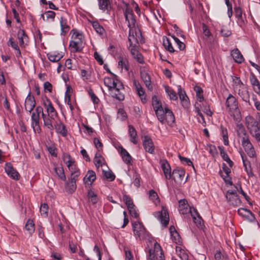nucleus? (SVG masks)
Instances as JSON below:
<instances>
[{
	"label": "nucleus",
	"mask_w": 260,
	"mask_h": 260,
	"mask_svg": "<svg viewBox=\"0 0 260 260\" xmlns=\"http://www.w3.org/2000/svg\"><path fill=\"white\" fill-rule=\"evenodd\" d=\"M178 210L181 214L187 215L190 214L193 222L197 226H202L203 220L199 214L197 210L193 207H190L186 200L182 199L179 201Z\"/></svg>",
	"instance_id": "obj_1"
},
{
	"label": "nucleus",
	"mask_w": 260,
	"mask_h": 260,
	"mask_svg": "<svg viewBox=\"0 0 260 260\" xmlns=\"http://www.w3.org/2000/svg\"><path fill=\"white\" fill-rule=\"evenodd\" d=\"M246 125L251 135L260 142V124L253 117L248 116L245 118Z\"/></svg>",
	"instance_id": "obj_2"
},
{
	"label": "nucleus",
	"mask_w": 260,
	"mask_h": 260,
	"mask_svg": "<svg viewBox=\"0 0 260 260\" xmlns=\"http://www.w3.org/2000/svg\"><path fill=\"white\" fill-rule=\"evenodd\" d=\"M124 15L125 20L128 23V26L129 27L128 38H130V37H137L139 34L140 31L138 30L139 32H137L136 30V20L134 16L133 10L129 8H126L124 12Z\"/></svg>",
	"instance_id": "obj_3"
},
{
	"label": "nucleus",
	"mask_w": 260,
	"mask_h": 260,
	"mask_svg": "<svg viewBox=\"0 0 260 260\" xmlns=\"http://www.w3.org/2000/svg\"><path fill=\"white\" fill-rule=\"evenodd\" d=\"M129 46L128 49L133 57L139 63H143L144 59L142 55L138 51V41L137 37H130L128 38Z\"/></svg>",
	"instance_id": "obj_4"
},
{
	"label": "nucleus",
	"mask_w": 260,
	"mask_h": 260,
	"mask_svg": "<svg viewBox=\"0 0 260 260\" xmlns=\"http://www.w3.org/2000/svg\"><path fill=\"white\" fill-rule=\"evenodd\" d=\"M73 40L70 42V47L73 52L81 51L83 47V36L81 34L75 31L72 35Z\"/></svg>",
	"instance_id": "obj_5"
},
{
	"label": "nucleus",
	"mask_w": 260,
	"mask_h": 260,
	"mask_svg": "<svg viewBox=\"0 0 260 260\" xmlns=\"http://www.w3.org/2000/svg\"><path fill=\"white\" fill-rule=\"evenodd\" d=\"M152 105L158 120L160 123L164 124L165 122V109L162 107L161 102L158 100L156 95L152 98Z\"/></svg>",
	"instance_id": "obj_6"
},
{
	"label": "nucleus",
	"mask_w": 260,
	"mask_h": 260,
	"mask_svg": "<svg viewBox=\"0 0 260 260\" xmlns=\"http://www.w3.org/2000/svg\"><path fill=\"white\" fill-rule=\"evenodd\" d=\"M165 256L162 249L160 245L157 242L154 244V248L149 249L148 260H164Z\"/></svg>",
	"instance_id": "obj_7"
},
{
	"label": "nucleus",
	"mask_w": 260,
	"mask_h": 260,
	"mask_svg": "<svg viewBox=\"0 0 260 260\" xmlns=\"http://www.w3.org/2000/svg\"><path fill=\"white\" fill-rule=\"evenodd\" d=\"M133 230L135 236L140 240L144 239L147 238L148 235L145 227L142 223L139 221H136L132 223Z\"/></svg>",
	"instance_id": "obj_8"
},
{
	"label": "nucleus",
	"mask_w": 260,
	"mask_h": 260,
	"mask_svg": "<svg viewBox=\"0 0 260 260\" xmlns=\"http://www.w3.org/2000/svg\"><path fill=\"white\" fill-rule=\"evenodd\" d=\"M226 106L228 108L231 113V115L234 117L235 119L236 117L235 114L237 115L239 114V110L238 109V103L236 99L232 94H230L226 100Z\"/></svg>",
	"instance_id": "obj_9"
},
{
	"label": "nucleus",
	"mask_w": 260,
	"mask_h": 260,
	"mask_svg": "<svg viewBox=\"0 0 260 260\" xmlns=\"http://www.w3.org/2000/svg\"><path fill=\"white\" fill-rule=\"evenodd\" d=\"M226 198L229 204L232 206H239L241 204V201L236 191L232 190L227 191Z\"/></svg>",
	"instance_id": "obj_10"
},
{
	"label": "nucleus",
	"mask_w": 260,
	"mask_h": 260,
	"mask_svg": "<svg viewBox=\"0 0 260 260\" xmlns=\"http://www.w3.org/2000/svg\"><path fill=\"white\" fill-rule=\"evenodd\" d=\"M124 87L121 82H118L116 86H115L113 89L110 91V95L114 98L119 100L123 101L124 99V94L123 93Z\"/></svg>",
	"instance_id": "obj_11"
},
{
	"label": "nucleus",
	"mask_w": 260,
	"mask_h": 260,
	"mask_svg": "<svg viewBox=\"0 0 260 260\" xmlns=\"http://www.w3.org/2000/svg\"><path fill=\"white\" fill-rule=\"evenodd\" d=\"M58 118L57 115H48L46 114H43V120L44 122V125L46 126L50 131H52L54 129V125L55 124L56 119Z\"/></svg>",
	"instance_id": "obj_12"
},
{
	"label": "nucleus",
	"mask_w": 260,
	"mask_h": 260,
	"mask_svg": "<svg viewBox=\"0 0 260 260\" xmlns=\"http://www.w3.org/2000/svg\"><path fill=\"white\" fill-rule=\"evenodd\" d=\"M154 215L165 226H166L168 224L169 215L167 210L165 209L164 207L162 208L161 211L155 212Z\"/></svg>",
	"instance_id": "obj_13"
},
{
	"label": "nucleus",
	"mask_w": 260,
	"mask_h": 260,
	"mask_svg": "<svg viewBox=\"0 0 260 260\" xmlns=\"http://www.w3.org/2000/svg\"><path fill=\"white\" fill-rule=\"evenodd\" d=\"M242 145L245 151L250 157H253L255 156V151L254 148L250 142L249 137L243 138V140H241Z\"/></svg>",
	"instance_id": "obj_14"
},
{
	"label": "nucleus",
	"mask_w": 260,
	"mask_h": 260,
	"mask_svg": "<svg viewBox=\"0 0 260 260\" xmlns=\"http://www.w3.org/2000/svg\"><path fill=\"white\" fill-rule=\"evenodd\" d=\"M143 145L145 151L150 154H154L155 152V146L151 138L148 136L144 137Z\"/></svg>",
	"instance_id": "obj_15"
},
{
	"label": "nucleus",
	"mask_w": 260,
	"mask_h": 260,
	"mask_svg": "<svg viewBox=\"0 0 260 260\" xmlns=\"http://www.w3.org/2000/svg\"><path fill=\"white\" fill-rule=\"evenodd\" d=\"M5 172L7 174L14 180H19L20 175L18 172L13 167L12 165L10 162H7L5 167Z\"/></svg>",
	"instance_id": "obj_16"
},
{
	"label": "nucleus",
	"mask_w": 260,
	"mask_h": 260,
	"mask_svg": "<svg viewBox=\"0 0 260 260\" xmlns=\"http://www.w3.org/2000/svg\"><path fill=\"white\" fill-rule=\"evenodd\" d=\"M36 101L33 95L29 93L27 96L25 101V109L30 113L34 109L36 106Z\"/></svg>",
	"instance_id": "obj_17"
},
{
	"label": "nucleus",
	"mask_w": 260,
	"mask_h": 260,
	"mask_svg": "<svg viewBox=\"0 0 260 260\" xmlns=\"http://www.w3.org/2000/svg\"><path fill=\"white\" fill-rule=\"evenodd\" d=\"M104 82V84L108 88L110 92L115 86H117L118 82H121L115 76H113L112 77H105Z\"/></svg>",
	"instance_id": "obj_18"
},
{
	"label": "nucleus",
	"mask_w": 260,
	"mask_h": 260,
	"mask_svg": "<svg viewBox=\"0 0 260 260\" xmlns=\"http://www.w3.org/2000/svg\"><path fill=\"white\" fill-rule=\"evenodd\" d=\"M234 91L237 93L244 101L246 102H249V94L247 88L245 85L235 90Z\"/></svg>",
	"instance_id": "obj_19"
},
{
	"label": "nucleus",
	"mask_w": 260,
	"mask_h": 260,
	"mask_svg": "<svg viewBox=\"0 0 260 260\" xmlns=\"http://www.w3.org/2000/svg\"><path fill=\"white\" fill-rule=\"evenodd\" d=\"M43 104L44 107L46 109V111L47 112L46 114H52L53 115L58 116L57 112L55 110V108L53 106V105L51 101L49 99L46 98L45 100H44Z\"/></svg>",
	"instance_id": "obj_20"
},
{
	"label": "nucleus",
	"mask_w": 260,
	"mask_h": 260,
	"mask_svg": "<svg viewBox=\"0 0 260 260\" xmlns=\"http://www.w3.org/2000/svg\"><path fill=\"white\" fill-rule=\"evenodd\" d=\"M96 179L95 173L92 170H89L83 178V182L86 186H90Z\"/></svg>",
	"instance_id": "obj_21"
},
{
	"label": "nucleus",
	"mask_w": 260,
	"mask_h": 260,
	"mask_svg": "<svg viewBox=\"0 0 260 260\" xmlns=\"http://www.w3.org/2000/svg\"><path fill=\"white\" fill-rule=\"evenodd\" d=\"M164 111L165 121H166L168 125L173 126L175 120L173 112L167 107L165 108Z\"/></svg>",
	"instance_id": "obj_22"
},
{
	"label": "nucleus",
	"mask_w": 260,
	"mask_h": 260,
	"mask_svg": "<svg viewBox=\"0 0 260 260\" xmlns=\"http://www.w3.org/2000/svg\"><path fill=\"white\" fill-rule=\"evenodd\" d=\"M31 126L35 132H38V133L41 132V128L40 126V115L38 114H35L34 112L32 113L31 116Z\"/></svg>",
	"instance_id": "obj_23"
},
{
	"label": "nucleus",
	"mask_w": 260,
	"mask_h": 260,
	"mask_svg": "<svg viewBox=\"0 0 260 260\" xmlns=\"http://www.w3.org/2000/svg\"><path fill=\"white\" fill-rule=\"evenodd\" d=\"M161 167L166 178L167 179H170L172 178L171 169L169 163L166 160L162 161Z\"/></svg>",
	"instance_id": "obj_24"
},
{
	"label": "nucleus",
	"mask_w": 260,
	"mask_h": 260,
	"mask_svg": "<svg viewBox=\"0 0 260 260\" xmlns=\"http://www.w3.org/2000/svg\"><path fill=\"white\" fill-rule=\"evenodd\" d=\"M231 54L235 62L240 63L244 61L243 55L237 48L231 51Z\"/></svg>",
	"instance_id": "obj_25"
},
{
	"label": "nucleus",
	"mask_w": 260,
	"mask_h": 260,
	"mask_svg": "<svg viewBox=\"0 0 260 260\" xmlns=\"http://www.w3.org/2000/svg\"><path fill=\"white\" fill-rule=\"evenodd\" d=\"M141 77L146 86L149 89L152 88L151 86V79L149 74L145 70L141 71Z\"/></svg>",
	"instance_id": "obj_26"
},
{
	"label": "nucleus",
	"mask_w": 260,
	"mask_h": 260,
	"mask_svg": "<svg viewBox=\"0 0 260 260\" xmlns=\"http://www.w3.org/2000/svg\"><path fill=\"white\" fill-rule=\"evenodd\" d=\"M237 133L238 136L241 138V140H243L244 138L246 139V138L249 137L244 126L241 123L238 124L237 125Z\"/></svg>",
	"instance_id": "obj_27"
},
{
	"label": "nucleus",
	"mask_w": 260,
	"mask_h": 260,
	"mask_svg": "<svg viewBox=\"0 0 260 260\" xmlns=\"http://www.w3.org/2000/svg\"><path fill=\"white\" fill-rule=\"evenodd\" d=\"M176 252L178 256H179L182 260H188V254L180 245L176 246Z\"/></svg>",
	"instance_id": "obj_28"
},
{
	"label": "nucleus",
	"mask_w": 260,
	"mask_h": 260,
	"mask_svg": "<svg viewBox=\"0 0 260 260\" xmlns=\"http://www.w3.org/2000/svg\"><path fill=\"white\" fill-rule=\"evenodd\" d=\"M66 189L69 193H72L76 189V181L75 179H69V181L66 182Z\"/></svg>",
	"instance_id": "obj_29"
},
{
	"label": "nucleus",
	"mask_w": 260,
	"mask_h": 260,
	"mask_svg": "<svg viewBox=\"0 0 260 260\" xmlns=\"http://www.w3.org/2000/svg\"><path fill=\"white\" fill-rule=\"evenodd\" d=\"M120 153L122 157L123 161L126 164L131 163L132 157L128 152L122 147H120Z\"/></svg>",
	"instance_id": "obj_30"
},
{
	"label": "nucleus",
	"mask_w": 260,
	"mask_h": 260,
	"mask_svg": "<svg viewBox=\"0 0 260 260\" xmlns=\"http://www.w3.org/2000/svg\"><path fill=\"white\" fill-rule=\"evenodd\" d=\"M128 134L130 137V141L134 144H136L138 142L137 133L136 129L132 125H128Z\"/></svg>",
	"instance_id": "obj_31"
},
{
	"label": "nucleus",
	"mask_w": 260,
	"mask_h": 260,
	"mask_svg": "<svg viewBox=\"0 0 260 260\" xmlns=\"http://www.w3.org/2000/svg\"><path fill=\"white\" fill-rule=\"evenodd\" d=\"M48 58L50 61L58 62L63 57V55L56 52L49 53L47 54Z\"/></svg>",
	"instance_id": "obj_32"
},
{
	"label": "nucleus",
	"mask_w": 260,
	"mask_h": 260,
	"mask_svg": "<svg viewBox=\"0 0 260 260\" xmlns=\"http://www.w3.org/2000/svg\"><path fill=\"white\" fill-rule=\"evenodd\" d=\"M55 128L58 133L60 134L62 136L65 137L67 134V131L65 125L62 122H60L59 123L57 122L54 125V128Z\"/></svg>",
	"instance_id": "obj_33"
},
{
	"label": "nucleus",
	"mask_w": 260,
	"mask_h": 260,
	"mask_svg": "<svg viewBox=\"0 0 260 260\" xmlns=\"http://www.w3.org/2000/svg\"><path fill=\"white\" fill-rule=\"evenodd\" d=\"M178 94L182 105L183 106H187L188 103V98L185 91L181 87L178 88Z\"/></svg>",
	"instance_id": "obj_34"
},
{
	"label": "nucleus",
	"mask_w": 260,
	"mask_h": 260,
	"mask_svg": "<svg viewBox=\"0 0 260 260\" xmlns=\"http://www.w3.org/2000/svg\"><path fill=\"white\" fill-rule=\"evenodd\" d=\"M60 24L61 34L64 35L70 29V26L68 24L67 20L63 17H61L60 20Z\"/></svg>",
	"instance_id": "obj_35"
},
{
	"label": "nucleus",
	"mask_w": 260,
	"mask_h": 260,
	"mask_svg": "<svg viewBox=\"0 0 260 260\" xmlns=\"http://www.w3.org/2000/svg\"><path fill=\"white\" fill-rule=\"evenodd\" d=\"M71 89V88L70 86L67 87V91L65 93L64 100L65 102L67 103V104L69 106L71 113H73L74 107V106L72 104L71 101L70 94L69 93L70 92Z\"/></svg>",
	"instance_id": "obj_36"
},
{
	"label": "nucleus",
	"mask_w": 260,
	"mask_h": 260,
	"mask_svg": "<svg viewBox=\"0 0 260 260\" xmlns=\"http://www.w3.org/2000/svg\"><path fill=\"white\" fill-rule=\"evenodd\" d=\"M54 170L57 176L62 181L66 180V176L64 174V169L61 166L55 167Z\"/></svg>",
	"instance_id": "obj_37"
},
{
	"label": "nucleus",
	"mask_w": 260,
	"mask_h": 260,
	"mask_svg": "<svg viewBox=\"0 0 260 260\" xmlns=\"http://www.w3.org/2000/svg\"><path fill=\"white\" fill-rule=\"evenodd\" d=\"M17 37L20 45L21 46H23L24 44V40L27 38V36L23 29H19L17 32Z\"/></svg>",
	"instance_id": "obj_38"
},
{
	"label": "nucleus",
	"mask_w": 260,
	"mask_h": 260,
	"mask_svg": "<svg viewBox=\"0 0 260 260\" xmlns=\"http://www.w3.org/2000/svg\"><path fill=\"white\" fill-rule=\"evenodd\" d=\"M25 229L28 232V233L31 235L35 232V223L32 220L29 219L25 225Z\"/></svg>",
	"instance_id": "obj_39"
},
{
	"label": "nucleus",
	"mask_w": 260,
	"mask_h": 260,
	"mask_svg": "<svg viewBox=\"0 0 260 260\" xmlns=\"http://www.w3.org/2000/svg\"><path fill=\"white\" fill-rule=\"evenodd\" d=\"M99 7L100 10L103 11H108L110 8V3L109 0H98Z\"/></svg>",
	"instance_id": "obj_40"
},
{
	"label": "nucleus",
	"mask_w": 260,
	"mask_h": 260,
	"mask_svg": "<svg viewBox=\"0 0 260 260\" xmlns=\"http://www.w3.org/2000/svg\"><path fill=\"white\" fill-rule=\"evenodd\" d=\"M221 135H222L223 143L225 145L228 146L229 145L228 139V132L226 128L224 127L223 125L220 126Z\"/></svg>",
	"instance_id": "obj_41"
},
{
	"label": "nucleus",
	"mask_w": 260,
	"mask_h": 260,
	"mask_svg": "<svg viewBox=\"0 0 260 260\" xmlns=\"http://www.w3.org/2000/svg\"><path fill=\"white\" fill-rule=\"evenodd\" d=\"M163 45L165 49L170 52L172 53L175 51V50L174 49L170 40L167 37L165 36L163 37Z\"/></svg>",
	"instance_id": "obj_42"
},
{
	"label": "nucleus",
	"mask_w": 260,
	"mask_h": 260,
	"mask_svg": "<svg viewBox=\"0 0 260 260\" xmlns=\"http://www.w3.org/2000/svg\"><path fill=\"white\" fill-rule=\"evenodd\" d=\"M233 87L234 90H236L238 88L243 86L244 84L242 82L240 78L237 76H233Z\"/></svg>",
	"instance_id": "obj_43"
},
{
	"label": "nucleus",
	"mask_w": 260,
	"mask_h": 260,
	"mask_svg": "<svg viewBox=\"0 0 260 260\" xmlns=\"http://www.w3.org/2000/svg\"><path fill=\"white\" fill-rule=\"evenodd\" d=\"M194 90L196 92L197 100L200 102H202L204 100L203 90L202 88L199 86H196L194 87Z\"/></svg>",
	"instance_id": "obj_44"
},
{
	"label": "nucleus",
	"mask_w": 260,
	"mask_h": 260,
	"mask_svg": "<svg viewBox=\"0 0 260 260\" xmlns=\"http://www.w3.org/2000/svg\"><path fill=\"white\" fill-rule=\"evenodd\" d=\"M118 59V66H120L122 69H124L126 71H128L129 68L128 61L126 58L120 56Z\"/></svg>",
	"instance_id": "obj_45"
},
{
	"label": "nucleus",
	"mask_w": 260,
	"mask_h": 260,
	"mask_svg": "<svg viewBox=\"0 0 260 260\" xmlns=\"http://www.w3.org/2000/svg\"><path fill=\"white\" fill-rule=\"evenodd\" d=\"M87 197L89 202L93 204H95L98 202L97 196L92 190H88Z\"/></svg>",
	"instance_id": "obj_46"
},
{
	"label": "nucleus",
	"mask_w": 260,
	"mask_h": 260,
	"mask_svg": "<svg viewBox=\"0 0 260 260\" xmlns=\"http://www.w3.org/2000/svg\"><path fill=\"white\" fill-rule=\"evenodd\" d=\"M45 15L46 16V19H45V17L43 14L42 15L43 17V19L44 21H53L54 20L55 13L54 12L52 11H48L45 13Z\"/></svg>",
	"instance_id": "obj_47"
},
{
	"label": "nucleus",
	"mask_w": 260,
	"mask_h": 260,
	"mask_svg": "<svg viewBox=\"0 0 260 260\" xmlns=\"http://www.w3.org/2000/svg\"><path fill=\"white\" fill-rule=\"evenodd\" d=\"M165 90L171 100L175 101L178 98L176 93L172 88L169 87H166Z\"/></svg>",
	"instance_id": "obj_48"
},
{
	"label": "nucleus",
	"mask_w": 260,
	"mask_h": 260,
	"mask_svg": "<svg viewBox=\"0 0 260 260\" xmlns=\"http://www.w3.org/2000/svg\"><path fill=\"white\" fill-rule=\"evenodd\" d=\"M104 159L100 153H96L94 158V162L96 167L102 166L103 164Z\"/></svg>",
	"instance_id": "obj_49"
},
{
	"label": "nucleus",
	"mask_w": 260,
	"mask_h": 260,
	"mask_svg": "<svg viewBox=\"0 0 260 260\" xmlns=\"http://www.w3.org/2000/svg\"><path fill=\"white\" fill-rule=\"evenodd\" d=\"M92 26L96 32L100 35H103L104 33V28L98 22H93L92 23Z\"/></svg>",
	"instance_id": "obj_50"
},
{
	"label": "nucleus",
	"mask_w": 260,
	"mask_h": 260,
	"mask_svg": "<svg viewBox=\"0 0 260 260\" xmlns=\"http://www.w3.org/2000/svg\"><path fill=\"white\" fill-rule=\"evenodd\" d=\"M184 175L185 172L183 170L175 169L172 172V175L173 176L174 178L176 177H178V178L181 180L183 179Z\"/></svg>",
	"instance_id": "obj_51"
},
{
	"label": "nucleus",
	"mask_w": 260,
	"mask_h": 260,
	"mask_svg": "<svg viewBox=\"0 0 260 260\" xmlns=\"http://www.w3.org/2000/svg\"><path fill=\"white\" fill-rule=\"evenodd\" d=\"M219 148L220 150V153L223 159L229 164L230 167H232L233 164V161L230 159L228 154L223 151V149H221V147H219Z\"/></svg>",
	"instance_id": "obj_52"
},
{
	"label": "nucleus",
	"mask_w": 260,
	"mask_h": 260,
	"mask_svg": "<svg viewBox=\"0 0 260 260\" xmlns=\"http://www.w3.org/2000/svg\"><path fill=\"white\" fill-rule=\"evenodd\" d=\"M71 172V177L69 179H75V181H77L78 177L80 174V172L79 169L76 167L75 170H70Z\"/></svg>",
	"instance_id": "obj_53"
},
{
	"label": "nucleus",
	"mask_w": 260,
	"mask_h": 260,
	"mask_svg": "<svg viewBox=\"0 0 260 260\" xmlns=\"http://www.w3.org/2000/svg\"><path fill=\"white\" fill-rule=\"evenodd\" d=\"M103 175L110 181H113L115 178V175L111 171H103Z\"/></svg>",
	"instance_id": "obj_54"
},
{
	"label": "nucleus",
	"mask_w": 260,
	"mask_h": 260,
	"mask_svg": "<svg viewBox=\"0 0 260 260\" xmlns=\"http://www.w3.org/2000/svg\"><path fill=\"white\" fill-rule=\"evenodd\" d=\"M149 194V199L153 202L158 203L159 202L157 193L154 190H150Z\"/></svg>",
	"instance_id": "obj_55"
},
{
	"label": "nucleus",
	"mask_w": 260,
	"mask_h": 260,
	"mask_svg": "<svg viewBox=\"0 0 260 260\" xmlns=\"http://www.w3.org/2000/svg\"><path fill=\"white\" fill-rule=\"evenodd\" d=\"M171 237L173 242L179 245H181L182 243L181 238L177 232H175V233L171 235Z\"/></svg>",
	"instance_id": "obj_56"
},
{
	"label": "nucleus",
	"mask_w": 260,
	"mask_h": 260,
	"mask_svg": "<svg viewBox=\"0 0 260 260\" xmlns=\"http://www.w3.org/2000/svg\"><path fill=\"white\" fill-rule=\"evenodd\" d=\"M40 213L41 214L44 216L46 217L48 215V206L46 203H43L40 206Z\"/></svg>",
	"instance_id": "obj_57"
},
{
	"label": "nucleus",
	"mask_w": 260,
	"mask_h": 260,
	"mask_svg": "<svg viewBox=\"0 0 260 260\" xmlns=\"http://www.w3.org/2000/svg\"><path fill=\"white\" fill-rule=\"evenodd\" d=\"M123 200L126 205L127 209L129 208V207L131 208L135 206L132 200L127 195L124 194L123 196Z\"/></svg>",
	"instance_id": "obj_58"
},
{
	"label": "nucleus",
	"mask_w": 260,
	"mask_h": 260,
	"mask_svg": "<svg viewBox=\"0 0 260 260\" xmlns=\"http://www.w3.org/2000/svg\"><path fill=\"white\" fill-rule=\"evenodd\" d=\"M74 61L75 62V60H72L71 59H67L65 62V66L67 68L70 70H74L76 69V66L74 63Z\"/></svg>",
	"instance_id": "obj_59"
},
{
	"label": "nucleus",
	"mask_w": 260,
	"mask_h": 260,
	"mask_svg": "<svg viewBox=\"0 0 260 260\" xmlns=\"http://www.w3.org/2000/svg\"><path fill=\"white\" fill-rule=\"evenodd\" d=\"M128 210L129 211V212L131 216L133 217H135L136 218H137L139 216V214L137 212V210H136V207L135 206L133 207H131V208L129 207L128 208Z\"/></svg>",
	"instance_id": "obj_60"
},
{
	"label": "nucleus",
	"mask_w": 260,
	"mask_h": 260,
	"mask_svg": "<svg viewBox=\"0 0 260 260\" xmlns=\"http://www.w3.org/2000/svg\"><path fill=\"white\" fill-rule=\"evenodd\" d=\"M66 164L69 170H75V168L77 167L75 159L73 158L70 159L68 162H67Z\"/></svg>",
	"instance_id": "obj_61"
},
{
	"label": "nucleus",
	"mask_w": 260,
	"mask_h": 260,
	"mask_svg": "<svg viewBox=\"0 0 260 260\" xmlns=\"http://www.w3.org/2000/svg\"><path fill=\"white\" fill-rule=\"evenodd\" d=\"M93 142L98 150L99 151H102L103 149V144L100 140L98 138H95L93 140Z\"/></svg>",
	"instance_id": "obj_62"
},
{
	"label": "nucleus",
	"mask_w": 260,
	"mask_h": 260,
	"mask_svg": "<svg viewBox=\"0 0 260 260\" xmlns=\"http://www.w3.org/2000/svg\"><path fill=\"white\" fill-rule=\"evenodd\" d=\"M172 37L174 39L176 43L177 44L179 49L180 50H183L185 47V44L183 42H181L179 40V39L176 38V37L173 36Z\"/></svg>",
	"instance_id": "obj_63"
},
{
	"label": "nucleus",
	"mask_w": 260,
	"mask_h": 260,
	"mask_svg": "<svg viewBox=\"0 0 260 260\" xmlns=\"http://www.w3.org/2000/svg\"><path fill=\"white\" fill-rule=\"evenodd\" d=\"M179 158L182 164L192 166V162L189 158L181 156L180 155H179Z\"/></svg>",
	"instance_id": "obj_64"
}]
</instances>
